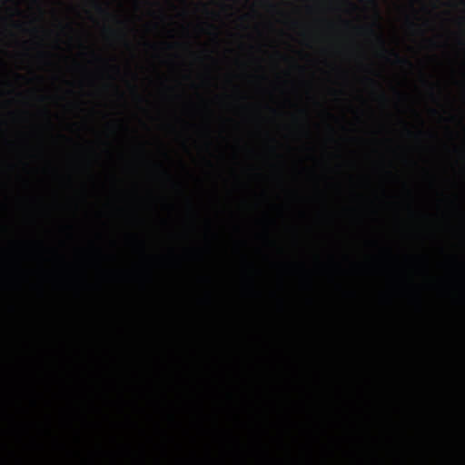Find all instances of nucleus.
Returning a JSON list of instances; mask_svg holds the SVG:
<instances>
[{
    "label": "nucleus",
    "instance_id": "f257e3e1",
    "mask_svg": "<svg viewBox=\"0 0 465 465\" xmlns=\"http://www.w3.org/2000/svg\"><path fill=\"white\" fill-rule=\"evenodd\" d=\"M390 54H392V56H394L395 59H397V63H401L404 64L411 65V63L407 59L401 58V56L398 55V54L396 52L390 51Z\"/></svg>",
    "mask_w": 465,
    "mask_h": 465
},
{
    "label": "nucleus",
    "instance_id": "f03ea898",
    "mask_svg": "<svg viewBox=\"0 0 465 465\" xmlns=\"http://www.w3.org/2000/svg\"><path fill=\"white\" fill-rule=\"evenodd\" d=\"M94 9H96V11H98V13H100V14L105 13L104 8H103L101 5H99V4L94 3Z\"/></svg>",
    "mask_w": 465,
    "mask_h": 465
},
{
    "label": "nucleus",
    "instance_id": "7ed1b4c3",
    "mask_svg": "<svg viewBox=\"0 0 465 465\" xmlns=\"http://www.w3.org/2000/svg\"><path fill=\"white\" fill-rule=\"evenodd\" d=\"M363 1H365L367 4H369L370 5L374 7V9H377V0H363Z\"/></svg>",
    "mask_w": 465,
    "mask_h": 465
},
{
    "label": "nucleus",
    "instance_id": "20e7f679",
    "mask_svg": "<svg viewBox=\"0 0 465 465\" xmlns=\"http://www.w3.org/2000/svg\"><path fill=\"white\" fill-rule=\"evenodd\" d=\"M376 37H377V40H379L380 45H381V46L383 47L382 37H381L380 35H376ZM382 51L386 52L384 48H382Z\"/></svg>",
    "mask_w": 465,
    "mask_h": 465
},
{
    "label": "nucleus",
    "instance_id": "39448f33",
    "mask_svg": "<svg viewBox=\"0 0 465 465\" xmlns=\"http://www.w3.org/2000/svg\"><path fill=\"white\" fill-rule=\"evenodd\" d=\"M367 31H369V33H371V35H375V33H373V30L371 28L367 29Z\"/></svg>",
    "mask_w": 465,
    "mask_h": 465
},
{
    "label": "nucleus",
    "instance_id": "423d86ee",
    "mask_svg": "<svg viewBox=\"0 0 465 465\" xmlns=\"http://www.w3.org/2000/svg\"><path fill=\"white\" fill-rule=\"evenodd\" d=\"M381 98H382V100H384L385 99V95L381 94Z\"/></svg>",
    "mask_w": 465,
    "mask_h": 465
}]
</instances>
